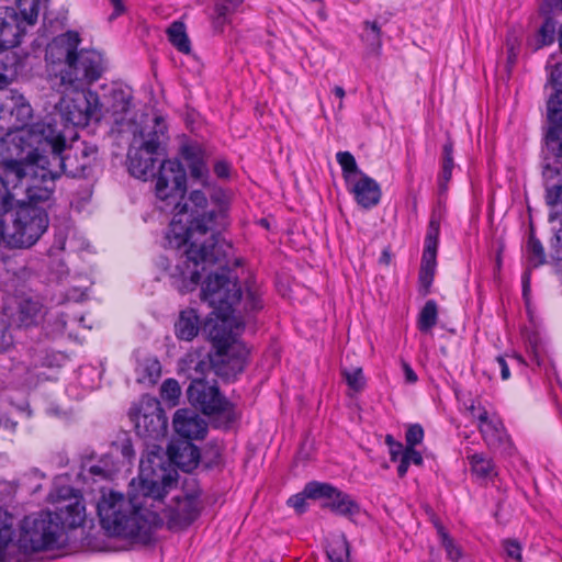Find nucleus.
Masks as SVG:
<instances>
[{
  "instance_id": "39448f33",
  "label": "nucleus",
  "mask_w": 562,
  "mask_h": 562,
  "mask_svg": "<svg viewBox=\"0 0 562 562\" xmlns=\"http://www.w3.org/2000/svg\"><path fill=\"white\" fill-rule=\"evenodd\" d=\"M216 321L210 318L204 324L211 341L216 348V357L221 358L223 366L217 367V373L224 378H235L245 369L248 349L238 340L244 329V322L234 313H211Z\"/></svg>"
},
{
  "instance_id": "e2e57ef3",
  "label": "nucleus",
  "mask_w": 562,
  "mask_h": 562,
  "mask_svg": "<svg viewBox=\"0 0 562 562\" xmlns=\"http://www.w3.org/2000/svg\"><path fill=\"white\" fill-rule=\"evenodd\" d=\"M430 519L437 530L440 540L445 539V536H449L443 525L440 522L439 518L434 513H431Z\"/></svg>"
},
{
  "instance_id": "37998d69",
  "label": "nucleus",
  "mask_w": 562,
  "mask_h": 562,
  "mask_svg": "<svg viewBox=\"0 0 562 562\" xmlns=\"http://www.w3.org/2000/svg\"><path fill=\"white\" fill-rule=\"evenodd\" d=\"M13 56L0 53V90L5 88L15 75L14 63L8 64L9 60H13Z\"/></svg>"
},
{
  "instance_id": "20e7f679",
  "label": "nucleus",
  "mask_w": 562,
  "mask_h": 562,
  "mask_svg": "<svg viewBox=\"0 0 562 562\" xmlns=\"http://www.w3.org/2000/svg\"><path fill=\"white\" fill-rule=\"evenodd\" d=\"M81 38L68 31L47 46L45 59L58 67L56 78L66 91H81L99 80L105 70L103 56L94 49H78Z\"/></svg>"
},
{
  "instance_id": "13d9d810",
  "label": "nucleus",
  "mask_w": 562,
  "mask_h": 562,
  "mask_svg": "<svg viewBox=\"0 0 562 562\" xmlns=\"http://www.w3.org/2000/svg\"><path fill=\"white\" fill-rule=\"evenodd\" d=\"M214 173L220 179H228L231 175V165L226 160H217L213 167Z\"/></svg>"
},
{
  "instance_id": "4c0bfd02",
  "label": "nucleus",
  "mask_w": 562,
  "mask_h": 562,
  "mask_svg": "<svg viewBox=\"0 0 562 562\" xmlns=\"http://www.w3.org/2000/svg\"><path fill=\"white\" fill-rule=\"evenodd\" d=\"M340 372L349 389L355 393H359L366 387V378L362 368L357 367L348 369L341 367Z\"/></svg>"
},
{
  "instance_id": "aec40b11",
  "label": "nucleus",
  "mask_w": 562,
  "mask_h": 562,
  "mask_svg": "<svg viewBox=\"0 0 562 562\" xmlns=\"http://www.w3.org/2000/svg\"><path fill=\"white\" fill-rule=\"evenodd\" d=\"M175 431L188 440L203 439L207 432L206 422L189 408L178 409L173 416Z\"/></svg>"
},
{
  "instance_id": "f03ea898",
  "label": "nucleus",
  "mask_w": 562,
  "mask_h": 562,
  "mask_svg": "<svg viewBox=\"0 0 562 562\" xmlns=\"http://www.w3.org/2000/svg\"><path fill=\"white\" fill-rule=\"evenodd\" d=\"M158 502L135 488L128 496L103 492L97 504L101 527L110 536L148 542L164 519L157 514Z\"/></svg>"
},
{
  "instance_id": "cd10ccee",
  "label": "nucleus",
  "mask_w": 562,
  "mask_h": 562,
  "mask_svg": "<svg viewBox=\"0 0 562 562\" xmlns=\"http://www.w3.org/2000/svg\"><path fill=\"white\" fill-rule=\"evenodd\" d=\"M200 330L199 315L195 310L188 308L180 312L179 318L175 324V334L178 339L191 341Z\"/></svg>"
},
{
  "instance_id": "49530a36",
  "label": "nucleus",
  "mask_w": 562,
  "mask_h": 562,
  "mask_svg": "<svg viewBox=\"0 0 562 562\" xmlns=\"http://www.w3.org/2000/svg\"><path fill=\"white\" fill-rule=\"evenodd\" d=\"M190 367L189 369H193L194 372H195V375L194 376H200L201 379H204V375L206 373V371H209L211 369V367H214L215 368V372H217V367L218 366H223V362L221 361V358H218L217 360L215 359H210V360H201V359H198V360H194L193 358L190 359ZM217 375H220L218 373H216ZM193 375H190V378L192 379Z\"/></svg>"
},
{
  "instance_id": "393cba45",
  "label": "nucleus",
  "mask_w": 562,
  "mask_h": 562,
  "mask_svg": "<svg viewBox=\"0 0 562 562\" xmlns=\"http://www.w3.org/2000/svg\"><path fill=\"white\" fill-rule=\"evenodd\" d=\"M349 186L357 203L363 209H371L380 202L382 193L379 183L363 172H360V178L355 179Z\"/></svg>"
},
{
  "instance_id": "4d7b16f0",
  "label": "nucleus",
  "mask_w": 562,
  "mask_h": 562,
  "mask_svg": "<svg viewBox=\"0 0 562 562\" xmlns=\"http://www.w3.org/2000/svg\"><path fill=\"white\" fill-rule=\"evenodd\" d=\"M366 31L371 32L373 35V50H378L381 47V30L376 22H364Z\"/></svg>"
},
{
  "instance_id": "e433bc0d",
  "label": "nucleus",
  "mask_w": 562,
  "mask_h": 562,
  "mask_svg": "<svg viewBox=\"0 0 562 562\" xmlns=\"http://www.w3.org/2000/svg\"><path fill=\"white\" fill-rule=\"evenodd\" d=\"M337 161L342 169V175L346 182L349 184L355 180V176H360V170L356 162L355 157L349 151H339L336 155Z\"/></svg>"
},
{
  "instance_id": "680f3d73",
  "label": "nucleus",
  "mask_w": 562,
  "mask_h": 562,
  "mask_svg": "<svg viewBox=\"0 0 562 562\" xmlns=\"http://www.w3.org/2000/svg\"><path fill=\"white\" fill-rule=\"evenodd\" d=\"M495 361L501 370L502 379L507 380L510 376V372H509V368H508V364H507L505 358L502 356H498Z\"/></svg>"
},
{
  "instance_id": "ddd939ff",
  "label": "nucleus",
  "mask_w": 562,
  "mask_h": 562,
  "mask_svg": "<svg viewBox=\"0 0 562 562\" xmlns=\"http://www.w3.org/2000/svg\"><path fill=\"white\" fill-rule=\"evenodd\" d=\"M138 479L137 488L156 499L158 507H161V497L172 485L177 484V481L164 468L161 449L157 446H154L147 456L140 459Z\"/></svg>"
},
{
  "instance_id": "72a5a7b5",
  "label": "nucleus",
  "mask_w": 562,
  "mask_h": 562,
  "mask_svg": "<svg viewBox=\"0 0 562 562\" xmlns=\"http://www.w3.org/2000/svg\"><path fill=\"white\" fill-rule=\"evenodd\" d=\"M437 256L423 254L422 265L419 270V283L424 291V295L429 293L430 286L434 281L435 270H436V261Z\"/></svg>"
},
{
  "instance_id": "473e14b6",
  "label": "nucleus",
  "mask_w": 562,
  "mask_h": 562,
  "mask_svg": "<svg viewBox=\"0 0 562 562\" xmlns=\"http://www.w3.org/2000/svg\"><path fill=\"white\" fill-rule=\"evenodd\" d=\"M137 370L138 382L155 384L160 376L161 366L156 358H146L138 363Z\"/></svg>"
},
{
  "instance_id": "4468645a",
  "label": "nucleus",
  "mask_w": 562,
  "mask_h": 562,
  "mask_svg": "<svg viewBox=\"0 0 562 562\" xmlns=\"http://www.w3.org/2000/svg\"><path fill=\"white\" fill-rule=\"evenodd\" d=\"M130 418L135 424L139 437L150 440L164 438L168 419L160 402L150 395L142 396L137 406L130 409Z\"/></svg>"
},
{
  "instance_id": "3c124183",
  "label": "nucleus",
  "mask_w": 562,
  "mask_h": 562,
  "mask_svg": "<svg viewBox=\"0 0 562 562\" xmlns=\"http://www.w3.org/2000/svg\"><path fill=\"white\" fill-rule=\"evenodd\" d=\"M520 42L517 36L509 34L506 38L507 65L512 67L517 60Z\"/></svg>"
},
{
  "instance_id": "0e129e2a",
  "label": "nucleus",
  "mask_w": 562,
  "mask_h": 562,
  "mask_svg": "<svg viewBox=\"0 0 562 562\" xmlns=\"http://www.w3.org/2000/svg\"><path fill=\"white\" fill-rule=\"evenodd\" d=\"M121 453L124 458H126L127 460H131L133 457H134V449L132 447V442L126 439L122 442L121 445Z\"/></svg>"
},
{
  "instance_id": "2eb2a0df",
  "label": "nucleus",
  "mask_w": 562,
  "mask_h": 562,
  "mask_svg": "<svg viewBox=\"0 0 562 562\" xmlns=\"http://www.w3.org/2000/svg\"><path fill=\"white\" fill-rule=\"evenodd\" d=\"M167 494L161 497V507L156 509L159 516L160 512L165 514L169 529L178 530L187 528L200 515L201 504L199 495L180 492L172 497L168 506H165L164 497Z\"/></svg>"
},
{
  "instance_id": "79ce46f5",
  "label": "nucleus",
  "mask_w": 562,
  "mask_h": 562,
  "mask_svg": "<svg viewBox=\"0 0 562 562\" xmlns=\"http://www.w3.org/2000/svg\"><path fill=\"white\" fill-rule=\"evenodd\" d=\"M181 395V387L177 380L167 379L162 382L160 387V396L167 401L171 406L178 404V400Z\"/></svg>"
},
{
  "instance_id": "5701e85b",
  "label": "nucleus",
  "mask_w": 562,
  "mask_h": 562,
  "mask_svg": "<svg viewBox=\"0 0 562 562\" xmlns=\"http://www.w3.org/2000/svg\"><path fill=\"white\" fill-rule=\"evenodd\" d=\"M10 102L2 103L4 106V115L9 114L11 117L15 119V122L12 124L11 128L19 130V133L13 137V143H19V136L23 131L29 130L34 124L26 126L27 122L32 117V106L25 100L22 94H19L14 91H10ZM10 130V127H8Z\"/></svg>"
},
{
  "instance_id": "412c9836",
  "label": "nucleus",
  "mask_w": 562,
  "mask_h": 562,
  "mask_svg": "<svg viewBox=\"0 0 562 562\" xmlns=\"http://www.w3.org/2000/svg\"><path fill=\"white\" fill-rule=\"evenodd\" d=\"M14 8L0 9V53L20 44L24 29Z\"/></svg>"
},
{
  "instance_id": "ea45409f",
  "label": "nucleus",
  "mask_w": 562,
  "mask_h": 562,
  "mask_svg": "<svg viewBox=\"0 0 562 562\" xmlns=\"http://www.w3.org/2000/svg\"><path fill=\"white\" fill-rule=\"evenodd\" d=\"M20 201L14 199L11 190L1 188L0 189V221H8L11 218V214H14Z\"/></svg>"
},
{
  "instance_id": "a878e982",
  "label": "nucleus",
  "mask_w": 562,
  "mask_h": 562,
  "mask_svg": "<svg viewBox=\"0 0 562 562\" xmlns=\"http://www.w3.org/2000/svg\"><path fill=\"white\" fill-rule=\"evenodd\" d=\"M156 153L139 148L128 150V171L135 178L147 180L155 176Z\"/></svg>"
},
{
  "instance_id": "bf43d9fd",
  "label": "nucleus",
  "mask_w": 562,
  "mask_h": 562,
  "mask_svg": "<svg viewBox=\"0 0 562 562\" xmlns=\"http://www.w3.org/2000/svg\"><path fill=\"white\" fill-rule=\"evenodd\" d=\"M403 453L408 459L409 463H414L416 465L423 464V457L417 450H415V447H406Z\"/></svg>"
},
{
  "instance_id": "c756f323",
  "label": "nucleus",
  "mask_w": 562,
  "mask_h": 562,
  "mask_svg": "<svg viewBox=\"0 0 562 562\" xmlns=\"http://www.w3.org/2000/svg\"><path fill=\"white\" fill-rule=\"evenodd\" d=\"M453 142L448 135L447 142L442 147V170L438 178V191L439 195H443L448 191V183L451 179L452 169L454 167L453 162Z\"/></svg>"
},
{
  "instance_id": "a19ab883",
  "label": "nucleus",
  "mask_w": 562,
  "mask_h": 562,
  "mask_svg": "<svg viewBox=\"0 0 562 562\" xmlns=\"http://www.w3.org/2000/svg\"><path fill=\"white\" fill-rule=\"evenodd\" d=\"M327 557L331 562H339L350 558V546L345 536L336 539L327 550Z\"/></svg>"
},
{
  "instance_id": "338daca9",
  "label": "nucleus",
  "mask_w": 562,
  "mask_h": 562,
  "mask_svg": "<svg viewBox=\"0 0 562 562\" xmlns=\"http://www.w3.org/2000/svg\"><path fill=\"white\" fill-rule=\"evenodd\" d=\"M390 456L392 461H397V459L402 458V453L404 452L403 445L400 442L394 447H390Z\"/></svg>"
},
{
  "instance_id": "bb28decb",
  "label": "nucleus",
  "mask_w": 562,
  "mask_h": 562,
  "mask_svg": "<svg viewBox=\"0 0 562 562\" xmlns=\"http://www.w3.org/2000/svg\"><path fill=\"white\" fill-rule=\"evenodd\" d=\"M555 0H547V10L544 7H541V13L544 15V21L537 31L536 35L529 41V45L538 50L543 46L550 45L555 40V21L549 15V11L551 10H560L559 8H554Z\"/></svg>"
},
{
  "instance_id": "9b49d317",
  "label": "nucleus",
  "mask_w": 562,
  "mask_h": 562,
  "mask_svg": "<svg viewBox=\"0 0 562 562\" xmlns=\"http://www.w3.org/2000/svg\"><path fill=\"white\" fill-rule=\"evenodd\" d=\"M74 95H63L55 105L56 115L64 125L61 131L67 132L69 126H86L91 120L100 121L101 105L97 92L88 90L72 91Z\"/></svg>"
},
{
  "instance_id": "f257e3e1",
  "label": "nucleus",
  "mask_w": 562,
  "mask_h": 562,
  "mask_svg": "<svg viewBox=\"0 0 562 562\" xmlns=\"http://www.w3.org/2000/svg\"><path fill=\"white\" fill-rule=\"evenodd\" d=\"M182 155L188 161L192 179L210 188V198L216 207L190 220L184 229L180 227L183 233L177 232L181 220H173L171 223L176 246H184L177 269L181 276L189 273L190 285L193 286L199 281L196 267L201 262H220L229 256L232 245L222 237V232L229 225L231 195L222 188L211 187L209 167L199 147L186 146L182 148Z\"/></svg>"
},
{
  "instance_id": "7ed1b4c3",
  "label": "nucleus",
  "mask_w": 562,
  "mask_h": 562,
  "mask_svg": "<svg viewBox=\"0 0 562 562\" xmlns=\"http://www.w3.org/2000/svg\"><path fill=\"white\" fill-rule=\"evenodd\" d=\"M24 135L23 140L43 143L44 150L46 147L50 149L49 166H58L59 176L65 173L71 178H88L98 164V145L79 139H72L66 145L67 135L65 131H60L57 120L53 116L34 123L31 131Z\"/></svg>"
},
{
  "instance_id": "a18cd8bd",
  "label": "nucleus",
  "mask_w": 562,
  "mask_h": 562,
  "mask_svg": "<svg viewBox=\"0 0 562 562\" xmlns=\"http://www.w3.org/2000/svg\"><path fill=\"white\" fill-rule=\"evenodd\" d=\"M235 4L233 0H223L222 2L216 3L215 5V18H214V26L215 29H222L223 25L227 22L228 15L234 11Z\"/></svg>"
},
{
  "instance_id": "9d476101",
  "label": "nucleus",
  "mask_w": 562,
  "mask_h": 562,
  "mask_svg": "<svg viewBox=\"0 0 562 562\" xmlns=\"http://www.w3.org/2000/svg\"><path fill=\"white\" fill-rule=\"evenodd\" d=\"M31 131V127L23 131L19 136V143H13L21 149V156L18 158H2L0 160V180L1 186L9 190H15L16 188L30 182L33 172L37 171L44 166V164L50 165L48 157L41 154L44 150L43 143H35L23 140L24 133Z\"/></svg>"
},
{
  "instance_id": "4be33fe9",
  "label": "nucleus",
  "mask_w": 562,
  "mask_h": 562,
  "mask_svg": "<svg viewBox=\"0 0 562 562\" xmlns=\"http://www.w3.org/2000/svg\"><path fill=\"white\" fill-rule=\"evenodd\" d=\"M100 105L101 116L109 114L115 124H123L131 111L132 95L121 88H113L109 94L103 97V101H100Z\"/></svg>"
},
{
  "instance_id": "7c9ffc66",
  "label": "nucleus",
  "mask_w": 562,
  "mask_h": 562,
  "mask_svg": "<svg viewBox=\"0 0 562 562\" xmlns=\"http://www.w3.org/2000/svg\"><path fill=\"white\" fill-rule=\"evenodd\" d=\"M167 35L169 42L183 54H189L191 52V43L186 32L184 23L180 21H175L167 29Z\"/></svg>"
},
{
  "instance_id": "5fc2aeb1",
  "label": "nucleus",
  "mask_w": 562,
  "mask_h": 562,
  "mask_svg": "<svg viewBox=\"0 0 562 562\" xmlns=\"http://www.w3.org/2000/svg\"><path fill=\"white\" fill-rule=\"evenodd\" d=\"M504 549L506 551V554L509 558H513L517 561L521 560V548L520 544L515 540H505L504 541Z\"/></svg>"
},
{
  "instance_id": "b1692460",
  "label": "nucleus",
  "mask_w": 562,
  "mask_h": 562,
  "mask_svg": "<svg viewBox=\"0 0 562 562\" xmlns=\"http://www.w3.org/2000/svg\"><path fill=\"white\" fill-rule=\"evenodd\" d=\"M167 451L170 461L184 472H191L199 464L200 451L191 440L172 441Z\"/></svg>"
},
{
  "instance_id": "f704fd0d",
  "label": "nucleus",
  "mask_w": 562,
  "mask_h": 562,
  "mask_svg": "<svg viewBox=\"0 0 562 562\" xmlns=\"http://www.w3.org/2000/svg\"><path fill=\"white\" fill-rule=\"evenodd\" d=\"M438 318V306L434 300L425 303L418 316V329L423 333L429 331L436 324Z\"/></svg>"
},
{
  "instance_id": "603ef678",
  "label": "nucleus",
  "mask_w": 562,
  "mask_h": 562,
  "mask_svg": "<svg viewBox=\"0 0 562 562\" xmlns=\"http://www.w3.org/2000/svg\"><path fill=\"white\" fill-rule=\"evenodd\" d=\"M424 429L419 424L411 425L406 431L405 439L407 447H415L423 441Z\"/></svg>"
},
{
  "instance_id": "1a4fd4ad",
  "label": "nucleus",
  "mask_w": 562,
  "mask_h": 562,
  "mask_svg": "<svg viewBox=\"0 0 562 562\" xmlns=\"http://www.w3.org/2000/svg\"><path fill=\"white\" fill-rule=\"evenodd\" d=\"M48 227V214L41 205L19 204L10 223L4 221V245L9 248L33 246Z\"/></svg>"
},
{
  "instance_id": "2f4dec72",
  "label": "nucleus",
  "mask_w": 562,
  "mask_h": 562,
  "mask_svg": "<svg viewBox=\"0 0 562 562\" xmlns=\"http://www.w3.org/2000/svg\"><path fill=\"white\" fill-rule=\"evenodd\" d=\"M440 234V214L436 211L432 212L427 229V235L425 238V255L431 257V255L437 256L438 241Z\"/></svg>"
},
{
  "instance_id": "f8f14e48",
  "label": "nucleus",
  "mask_w": 562,
  "mask_h": 562,
  "mask_svg": "<svg viewBox=\"0 0 562 562\" xmlns=\"http://www.w3.org/2000/svg\"><path fill=\"white\" fill-rule=\"evenodd\" d=\"M156 179L155 192L162 201L176 202L173 206L175 218L189 212V204L178 201L182 200L187 192V173L181 162L177 159L162 160L158 172L153 177Z\"/></svg>"
},
{
  "instance_id": "f3484780",
  "label": "nucleus",
  "mask_w": 562,
  "mask_h": 562,
  "mask_svg": "<svg viewBox=\"0 0 562 562\" xmlns=\"http://www.w3.org/2000/svg\"><path fill=\"white\" fill-rule=\"evenodd\" d=\"M304 493L312 499L325 498L323 507L329 508L338 515L351 517L360 512L359 505L348 494L338 491L330 484L311 482L305 485Z\"/></svg>"
},
{
  "instance_id": "c85d7f7f",
  "label": "nucleus",
  "mask_w": 562,
  "mask_h": 562,
  "mask_svg": "<svg viewBox=\"0 0 562 562\" xmlns=\"http://www.w3.org/2000/svg\"><path fill=\"white\" fill-rule=\"evenodd\" d=\"M167 126L161 117L154 119V125L149 131H143V143L139 149L150 150V153L159 154L161 146L165 144Z\"/></svg>"
},
{
  "instance_id": "09e8293b",
  "label": "nucleus",
  "mask_w": 562,
  "mask_h": 562,
  "mask_svg": "<svg viewBox=\"0 0 562 562\" xmlns=\"http://www.w3.org/2000/svg\"><path fill=\"white\" fill-rule=\"evenodd\" d=\"M440 542L446 550L447 558L452 562H460L463 555L460 546H458L450 536H445V539L440 540Z\"/></svg>"
},
{
  "instance_id": "58836bf2",
  "label": "nucleus",
  "mask_w": 562,
  "mask_h": 562,
  "mask_svg": "<svg viewBox=\"0 0 562 562\" xmlns=\"http://www.w3.org/2000/svg\"><path fill=\"white\" fill-rule=\"evenodd\" d=\"M528 262L531 268H537L546 262V254L542 244L533 234L529 236L527 244Z\"/></svg>"
},
{
  "instance_id": "8fccbe9b",
  "label": "nucleus",
  "mask_w": 562,
  "mask_h": 562,
  "mask_svg": "<svg viewBox=\"0 0 562 562\" xmlns=\"http://www.w3.org/2000/svg\"><path fill=\"white\" fill-rule=\"evenodd\" d=\"M12 535L11 526L0 520V561L5 559V551L12 541Z\"/></svg>"
},
{
  "instance_id": "6e6552de",
  "label": "nucleus",
  "mask_w": 562,
  "mask_h": 562,
  "mask_svg": "<svg viewBox=\"0 0 562 562\" xmlns=\"http://www.w3.org/2000/svg\"><path fill=\"white\" fill-rule=\"evenodd\" d=\"M187 396L194 408L211 418L215 428L228 429L240 418V412L221 393L216 381L211 384L200 376H192Z\"/></svg>"
},
{
  "instance_id": "de8ad7c7",
  "label": "nucleus",
  "mask_w": 562,
  "mask_h": 562,
  "mask_svg": "<svg viewBox=\"0 0 562 562\" xmlns=\"http://www.w3.org/2000/svg\"><path fill=\"white\" fill-rule=\"evenodd\" d=\"M189 201L194 207L191 209V220H193L195 216L201 215L200 210H204L207 205V198L204 192L201 190H193L189 195Z\"/></svg>"
},
{
  "instance_id": "c03bdc74",
  "label": "nucleus",
  "mask_w": 562,
  "mask_h": 562,
  "mask_svg": "<svg viewBox=\"0 0 562 562\" xmlns=\"http://www.w3.org/2000/svg\"><path fill=\"white\" fill-rule=\"evenodd\" d=\"M38 0H16V7L23 20L30 24L35 23L38 15Z\"/></svg>"
},
{
  "instance_id": "6ab92c4d",
  "label": "nucleus",
  "mask_w": 562,
  "mask_h": 562,
  "mask_svg": "<svg viewBox=\"0 0 562 562\" xmlns=\"http://www.w3.org/2000/svg\"><path fill=\"white\" fill-rule=\"evenodd\" d=\"M41 307L38 301L25 296H13L4 302L2 313L10 327H30L36 324Z\"/></svg>"
},
{
  "instance_id": "864d4df0",
  "label": "nucleus",
  "mask_w": 562,
  "mask_h": 562,
  "mask_svg": "<svg viewBox=\"0 0 562 562\" xmlns=\"http://www.w3.org/2000/svg\"><path fill=\"white\" fill-rule=\"evenodd\" d=\"M244 308L246 312H255L262 308L261 300L256 292L251 290L247 291Z\"/></svg>"
},
{
  "instance_id": "774afa93",
  "label": "nucleus",
  "mask_w": 562,
  "mask_h": 562,
  "mask_svg": "<svg viewBox=\"0 0 562 562\" xmlns=\"http://www.w3.org/2000/svg\"><path fill=\"white\" fill-rule=\"evenodd\" d=\"M109 1L112 3V5L114 8V12L112 13L110 19H113L124 12V5H123L122 0H109Z\"/></svg>"
},
{
  "instance_id": "0eeeda50",
  "label": "nucleus",
  "mask_w": 562,
  "mask_h": 562,
  "mask_svg": "<svg viewBox=\"0 0 562 562\" xmlns=\"http://www.w3.org/2000/svg\"><path fill=\"white\" fill-rule=\"evenodd\" d=\"M64 542L61 521L52 512L27 515L19 525L16 546L26 555L60 548Z\"/></svg>"
},
{
  "instance_id": "a211bd4d",
  "label": "nucleus",
  "mask_w": 562,
  "mask_h": 562,
  "mask_svg": "<svg viewBox=\"0 0 562 562\" xmlns=\"http://www.w3.org/2000/svg\"><path fill=\"white\" fill-rule=\"evenodd\" d=\"M50 167L44 164L42 168L33 172L25 189L29 201L21 202V204L41 205L46 209L45 205L49 204L56 189L55 181L60 177L59 172Z\"/></svg>"
},
{
  "instance_id": "423d86ee",
  "label": "nucleus",
  "mask_w": 562,
  "mask_h": 562,
  "mask_svg": "<svg viewBox=\"0 0 562 562\" xmlns=\"http://www.w3.org/2000/svg\"><path fill=\"white\" fill-rule=\"evenodd\" d=\"M211 265H218L220 271L207 276L201 289V300L213 308V313H235L234 306L240 302L243 293L237 283V277L233 276L227 268L228 256L220 262H201L196 267L199 280H201V272ZM170 276L181 279V288L186 291H192L200 282L191 286L189 273L181 276L177 265L171 269Z\"/></svg>"
},
{
  "instance_id": "c9c22d12",
  "label": "nucleus",
  "mask_w": 562,
  "mask_h": 562,
  "mask_svg": "<svg viewBox=\"0 0 562 562\" xmlns=\"http://www.w3.org/2000/svg\"><path fill=\"white\" fill-rule=\"evenodd\" d=\"M471 470L480 479H491L496 475L494 465L490 459L482 453H474L469 457Z\"/></svg>"
},
{
  "instance_id": "dca6fc26",
  "label": "nucleus",
  "mask_w": 562,
  "mask_h": 562,
  "mask_svg": "<svg viewBox=\"0 0 562 562\" xmlns=\"http://www.w3.org/2000/svg\"><path fill=\"white\" fill-rule=\"evenodd\" d=\"M56 503V510L53 513L61 521L63 535L65 526L76 528L85 521V506L81 503L79 493L70 486H61L50 494Z\"/></svg>"
},
{
  "instance_id": "69168bd1",
  "label": "nucleus",
  "mask_w": 562,
  "mask_h": 562,
  "mask_svg": "<svg viewBox=\"0 0 562 562\" xmlns=\"http://www.w3.org/2000/svg\"><path fill=\"white\" fill-rule=\"evenodd\" d=\"M409 464L408 459L404 453H402V458L400 459V464L397 467L398 476L403 477L407 473Z\"/></svg>"
},
{
  "instance_id": "052dcab7",
  "label": "nucleus",
  "mask_w": 562,
  "mask_h": 562,
  "mask_svg": "<svg viewBox=\"0 0 562 562\" xmlns=\"http://www.w3.org/2000/svg\"><path fill=\"white\" fill-rule=\"evenodd\" d=\"M402 368L404 371L406 382L415 383L417 381V374L414 372L412 367L406 361H402Z\"/></svg>"
},
{
  "instance_id": "6e6d98bb",
  "label": "nucleus",
  "mask_w": 562,
  "mask_h": 562,
  "mask_svg": "<svg viewBox=\"0 0 562 562\" xmlns=\"http://www.w3.org/2000/svg\"><path fill=\"white\" fill-rule=\"evenodd\" d=\"M306 498H310L303 492L302 494H296L289 498L288 504L292 506L299 514H302L306 509Z\"/></svg>"
}]
</instances>
